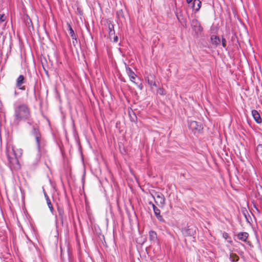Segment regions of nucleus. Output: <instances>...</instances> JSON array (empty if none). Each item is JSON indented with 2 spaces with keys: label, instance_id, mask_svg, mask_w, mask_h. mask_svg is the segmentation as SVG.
Here are the masks:
<instances>
[{
  "label": "nucleus",
  "instance_id": "bb28decb",
  "mask_svg": "<svg viewBox=\"0 0 262 262\" xmlns=\"http://www.w3.org/2000/svg\"><path fill=\"white\" fill-rule=\"evenodd\" d=\"M6 19V16L4 14H0V23H3Z\"/></svg>",
  "mask_w": 262,
  "mask_h": 262
},
{
  "label": "nucleus",
  "instance_id": "f704fd0d",
  "mask_svg": "<svg viewBox=\"0 0 262 262\" xmlns=\"http://www.w3.org/2000/svg\"><path fill=\"white\" fill-rule=\"evenodd\" d=\"M149 205H151L154 209V206H156L152 202H149Z\"/></svg>",
  "mask_w": 262,
  "mask_h": 262
},
{
  "label": "nucleus",
  "instance_id": "7c9ffc66",
  "mask_svg": "<svg viewBox=\"0 0 262 262\" xmlns=\"http://www.w3.org/2000/svg\"><path fill=\"white\" fill-rule=\"evenodd\" d=\"M67 252H68V256H69V262H72V258L71 257L69 249H68V251Z\"/></svg>",
  "mask_w": 262,
  "mask_h": 262
},
{
  "label": "nucleus",
  "instance_id": "cd10ccee",
  "mask_svg": "<svg viewBox=\"0 0 262 262\" xmlns=\"http://www.w3.org/2000/svg\"><path fill=\"white\" fill-rule=\"evenodd\" d=\"M123 11L122 10H120L119 11H118L117 12V14L118 15V17H123L124 16L123 15Z\"/></svg>",
  "mask_w": 262,
  "mask_h": 262
},
{
  "label": "nucleus",
  "instance_id": "58836bf2",
  "mask_svg": "<svg viewBox=\"0 0 262 262\" xmlns=\"http://www.w3.org/2000/svg\"><path fill=\"white\" fill-rule=\"evenodd\" d=\"M61 257L62 259L63 258V257H62V250H61Z\"/></svg>",
  "mask_w": 262,
  "mask_h": 262
},
{
  "label": "nucleus",
  "instance_id": "6e6552de",
  "mask_svg": "<svg viewBox=\"0 0 262 262\" xmlns=\"http://www.w3.org/2000/svg\"><path fill=\"white\" fill-rule=\"evenodd\" d=\"M149 239L151 244H158L159 240L158 238L157 234L156 231L154 230H150L149 231Z\"/></svg>",
  "mask_w": 262,
  "mask_h": 262
},
{
  "label": "nucleus",
  "instance_id": "c85d7f7f",
  "mask_svg": "<svg viewBox=\"0 0 262 262\" xmlns=\"http://www.w3.org/2000/svg\"><path fill=\"white\" fill-rule=\"evenodd\" d=\"M137 86V87L140 90H142L143 88V85L142 84V83H140V84H138V83L136 82L134 83Z\"/></svg>",
  "mask_w": 262,
  "mask_h": 262
},
{
  "label": "nucleus",
  "instance_id": "7ed1b4c3",
  "mask_svg": "<svg viewBox=\"0 0 262 262\" xmlns=\"http://www.w3.org/2000/svg\"><path fill=\"white\" fill-rule=\"evenodd\" d=\"M155 203L160 207L163 208L165 204V198L164 195L160 192H156L155 196L151 194Z\"/></svg>",
  "mask_w": 262,
  "mask_h": 262
},
{
  "label": "nucleus",
  "instance_id": "9b49d317",
  "mask_svg": "<svg viewBox=\"0 0 262 262\" xmlns=\"http://www.w3.org/2000/svg\"><path fill=\"white\" fill-rule=\"evenodd\" d=\"M154 214L157 217V220L161 223H165V220L163 219L162 215H161V211L156 206H154L153 209Z\"/></svg>",
  "mask_w": 262,
  "mask_h": 262
},
{
  "label": "nucleus",
  "instance_id": "2eb2a0df",
  "mask_svg": "<svg viewBox=\"0 0 262 262\" xmlns=\"http://www.w3.org/2000/svg\"><path fill=\"white\" fill-rule=\"evenodd\" d=\"M58 220H60L62 225L63 224L64 222L66 219L65 215H64V211L63 208H60L59 207L58 208Z\"/></svg>",
  "mask_w": 262,
  "mask_h": 262
},
{
  "label": "nucleus",
  "instance_id": "4c0bfd02",
  "mask_svg": "<svg viewBox=\"0 0 262 262\" xmlns=\"http://www.w3.org/2000/svg\"><path fill=\"white\" fill-rule=\"evenodd\" d=\"M255 209L256 210V211H257V212H258V213H260V210H259L257 208L256 209Z\"/></svg>",
  "mask_w": 262,
  "mask_h": 262
},
{
  "label": "nucleus",
  "instance_id": "c9c22d12",
  "mask_svg": "<svg viewBox=\"0 0 262 262\" xmlns=\"http://www.w3.org/2000/svg\"><path fill=\"white\" fill-rule=\"evenodd\" d=\"M41 63H42V67H43V68L44 69V70L46 71V73H47V71H46L45 68V66L43 65V61H42V59H41Z\"/></svg>",
  "mask_w": 262,
  "mask_h": 262
},
{
  "label": "nucleus",
  "instance_id": "f3484780",
  "mask_svg": "<svg viewBox=\"0 0 262 262\" xmlns=\"http://www.w3.org/2000/svg\"><path fill=\"white\" fill-rule=\"evenodd\" d=\"M229 259L232 262H237L239 260V258L236 254L231 253Z\"/></svg>",
  "mask_w": 262,
  "mask_h": 262
},
{
  "label": "nucleus",
  "instance_id": "b1692460",
  "mask_svg": "<svg viewBox=\"0 0 262 262\" xmlns=\"http://www.w3.org/2000/svg\"><path fill=\"white\" fill-rule=\"evenodd\" d=\"M45 197L46 198V201H47V203L48 204V207L50 208V209L52 211L53 210V206L51 204V202L49 197L47 196V195L46 194H45Z\"/></svg>",
  "mask_w": 262,
  "mask_h": 262
},
{
  "label": "nucleus",
  "instance_id": "39448f33",
  "mask_svg": "<svg viewBox=\"0 0 262 262\" xmlns=\"http://www.w3.org/2000/svg\"><path fill=\"white\" fill-rule=\"evenodd\" d=\"M191 26L192 30L195 32L197 35L203 31V27L199 21L196 19H193L192 20L191 22Z\"/></svg>",
  "mask_w": 262,
  "mask_h": 262
},
{
  "label": "nucleus",
  "instance_id": "c756f323",
  "mask_svg": "<svg viewBox=\"0 0 262 262\" xmlns=\"http://www.w3.org/2000/svg\"><path fill=\"white\" fill-rule=\"evenodd\" d=\"M77 12L80 15H83V12L82 10L80 8H77Z\"/></svg>",
  "mask_w": 262,
  "mask_h": 262
},
{
  "label": "nucleus",
  "instance_id": "412c9836",
  "mask_svg": "<svg viewBox=\"0 0 262 262\" xmlns=\"http://www.w3.org/2000/svg\"><path fill=\"white\" fill-rule=\"evenodd\" d=\"M108 30H109V35L112 36L115 34V30L114 29V25L112 24H110L108 25Z\"/></svg>",
  "mask_w": 262,
  "mask_h": 262
},
{
  "label": "nucleus",
  "instance_id": "20e7f679",
  "mask_svg": "<svg viewBox=\"0 0 262 262\" xmlns=\"http://www.w3.org/2000/svg\"><path fill=\"white\" fill-rule=\"evenodd\" d=\"M188 127L190 129L194 132V133H199L203 129L201 123L195 121H190L188 123Z\"/></svg>",
  "mask_w": 262,
  "mask_h": 262
},
{
  "label": "nucleus",
  "instance_id": "0eeeda50",
  "mask_svg": "<svg viewBox=\"0 0 262 262\" xmlns=\"http://www.w3.org/2000/svg\"><path fill=\"white\" fill-rule=\"evenodd\" d=\"M25 77L20 75L19 76V77L16 79V86L17 88H18L19 90H25L26 87L24 85H23V84L25 83Z\"/></svg>",
  "mask_w": 262,
  "mask_h": 262
},
{
  "label": "nucleus",
  "instance_id": "473e14b6",
  "mask_svg": "<svg viewBox=\"0 0 262 262\" xmlns=\"http://www.w3.org/2000/svg\"><path fill=\"white\" fill-rule=\"evenodd\" d=\"M118 40V37L117 36H115L114 37V42H117Z\"/></svg>",
  "mask_w": 262,
  "mask_h": 262
},
{
  "label": "nucleus",
  "instance_id": "ddd939ff",
  "mask_svg": "<svg viewBox=\"0 0 262 262\" xmlns=\"http://www.w3.org/2000/svg\"><path fill=\"white\" fill-rule=\"evenodd\" d=\"M202 3L200 0H194L192 3L191 8L195 12H198L201 7Z\"/></svg>",
  "mask_w": 262,
  "mask_h": 262
},
{
  "label": "nucleus",
  "instance_id": "f257e3e1",
  "mask_svg": "<svg viewBox=\"0 0 262 262\" xmlns=\"http://www.w3.org/2000/svg\"><path fill=\"white\" fill-rule=\"evenodd\" d=\"M28 121V123L31 125L33 121L31 119L30 108L26 104H21L15 106L14 108L13 124L18 126L21 121Z\"/></svg>",
  "mask_w": 262,
  "mask_h": 262
},
{
  "label": "nucleus",
  "instance_id": "1a4fd4ad",
  "mask_svg": "<svg viewBox=\"0 0 262 262\" xmlns=\"http://www.w3.org/2000/svg\"><path fill=\"white\" fill-rule=\"evenodd\" d=\"M125 64V71L127 75L128 76V77L130 78V80L133 83H135V79H136V77H137V75L135 73V72L128 67V65H127L126 63Z\"/></svg>",
  "mask_w": 262,
  "mask_h": 262
},
{
  "label": "nucleus",
  "instance_id": "aec40b11",
  "mask_svg": "<svg viewBox=\"0 0 262 262\" xmlns=\"http://www.w3.org/2000/svg\"><path fill=\"white\" fill-rule=\"evenodd\" d=\"M157 93L161 96H165L166 92L163 88H159L157 90Z\"/></svg>",
  "mask_w": 262,
  "mask_h": 262
},
{
  "label": "nucleus",
  "instance_id": "6ab92c4d",
  "mask_svg": "<svg viewBox=\"0 0 262 262\" xmlns=\"http://www.w3.org/2000/svg\"><path fill=\"white\" fill-rule=\"evenodd\" d=\"M31 134L34 137H36L40 135V133L39 132L38 129L37 127L33 126V129L31 132Z\"/></svg>",
  "mask_w": 262,
  "mask_h": 262
},
{
  "label": "nucleus",
  "instance_id": "a878e982",
  "mask_svg": "<svg viewBox=\"0 0 262 262\" xmlns=\"http://www.w3.org/2000/svg\"><path fill=\"white\" fill-rule=\"evenodd\" d=\"M222 45L223 48H226L227 46V41L226 39L222 36Z\"/></svg>",
  "mask_w": 262,
  "mask_h": 262
},
{
  "label": "nucleus",
  "instance_id": "393cba45",
  "mask_svg": "<svg viewBox=\"0 0 262 262\" xmlns=\"http://www.w3.org/2000/svg\"><path fill=\"white\" fill-rule=\"evenodd\" d=\"M35 139H36V142L37 146H38V148H39L40 142V139H41V135H40V134L39 136H37L35 137Z\"/></svg>",
  "mask_w": 262,
  "mask_h": 262
},
{
  "label": "nucleus",
  "instance_id": "5701e85b",
  "mask_svg": "<svg viewBox=\"0 0 262 262\" xmlns=\"http://www.w3.org/2000/svg\"><path fill=\"white\" fill-rule=\"evenodd\" d=\"M145 79L148 85H149L150 86H154L155 87H157V85L155 81L151 80L149 78H146Z\"/></svg>",
  "mask_w": 262,
  "mask_h": 262
},
{
  "label": "nucleus",
  "instance_id": "e433bc0d",
  "mask_svg": "<svg viewBox=\"0 0 262 262\" xmlns=\"http://www.w3.org/2000/svg\"><path fill=\"white\" fill-rule=\"evenodd\" d=\"M255 209L256 210V211H257V212H258V213H260V210H259L257 208L256 209Z\"/></svg>",
  "mask_w": 262,
  "mask_h": 262
},
{
  "label": "nucleus",
  "instance_id": "2f4dec72",
  "mask_svg": "<svg viewBox=\"0 0 262 262\" xmlns=\"http://www.w3.org/2000/svg\"><path fill=\"white\" fill-rule=\"evenodd\" d=\"M66 169H67V174L68 173V172H70V171H71V167H70V166H69L67 162Z\"/></svg>",
  "mask_w": 262,
  "mask_h": 262
},
{
  "label": "nucleus",
  "instance_id": "f8f14e48",
  "mask_svg": "<svg viewBox=\"0 0 262 262\" xmlns=\"http://www.w3.org/2000/svg\"><path fill=\"white\" fill-rule=\"evenodd\" d=\"M252 115L255 121L257 123L260 124L262 122V119L261 118L260 114H259L257 111L255 110H253L252 111Z\"/></svg>",
  "mask_w": 262,
  "mask_h": 262
},
{
  "label": "nucleus",
  "instance_id": "a211bd4d",
  "mask_svg": "<svg viewBox=\"0 0 262 262\" xmlns=\"http://www.w3.org/2000/svg\"><path fill=\"white\" fill-rule=\"evenodd\" d=\"M222 236L223 237L227 240V242L229 244H232V241L231 239V237L229 236V234L226 232H224L222 233Z\"/></svg>",
  "mask_w": 262,
  "mask_h": 262
},
{
  "label": "nucleus",
  "instance_id": "f03ea898",
  "mask_svg": "<svg viewBox=\"0 0 262 262\" xmlns=\"http://www.w3.org/2000/svg\"><path fill=\"white\" fill-rule=\"evenodd\" d=\"M7 158L9 161L10 166L11 168L18 169L20 168L18 160L16 157V155L14 149L12 148H9L7 151Z\"/></svg>",
  "mask_w": 262,
  "mask_h": 262
},
{
  "label": "nucleus",
  "instance_id": "ea45409f",
  "mask_svg": "<svg viewBox=\"0 0 262 262\" xmlns=\"http://www.w3.org/2000/svg\"><path fill=\"white\" fill-rule=\"evenodd\" d=\"M254 207L255 209H256V208H257V207H256V205H254Z\"/></svg>",
  "mask_w": 262,
  "mask_h": 262
},
{
  "label": "nucleus",
  "instance_id": "423d86ee",
  "mask_svg": "<svg viewBox=\"0 0 262 262\" xmlns=\"http://www.w3.org/2000/svg\"><path fill=\"white\" fill-rule=\"evenodd\" d=\"M182 232L185 236H191L196 233V227L192 226H187L182 229Z\"/></svg>",
  "mask_w": 262,
  "mask_h": 262
},
{
  "label": "nucleus",
  "instance_id": "dca6fc26",
  "mask_svg": "<svg viewBox=\"0 0 262 262\" xmlns=\"http://www.w3.org/2000/svg\"><path fill=\"white\" fill-rule=\"evenodd\" d=\"M237 236L238 239L246 242L248 237V234L245 232H241L238 233Z\"/></svg>",
  "mask_w": 262,
  "mask_h": 262
},
{
  "label": "nucleus",
  "instance_id": "9d476101",
  "mask_svg": "<svg viewBox=\"0 0 262 262\" xmlns=\"http://www.w3.org/2000/svg\"><path fill=\"white\" fill-rule=\"evenodd\" d=\"M67 25L68 26L69 34L73 39V44L74 46H75L76 44L78 42L77 35L75 33V32L74 30L72 29L71 25L67 23Z\"/></svg>",
  "mask_w": 262,
  "mask_h": 262
},
{
  "label": "nucleus",
  "instance_id": "4468645a",
  "mask_svg": "<svg viewBox=\"0 0 262 262\" xmlns=\"http://www.w3.org/2000/svg\"><path fill=\"white\" fill-rule=\"evenodd\" d=\"M210 40L212 45L215 47H217L221 43V39L217 36L212 35L210 37Z\"/></svg>",
  "mask_w": 262,
  "mask_h": 262
},
{
  "label": "nucleus",
  "instance_id": "4be33fe9",
  "mask_svg": "<svg viewBox=\"0 0 262 262\" xmlns=\"http://www.w3.org/2000/svg\"><path fill=\"white\" fill-rule=\"evenodd\" d=\"M256 155L257 156H262V144H259L256 147Z\"/></svg>",
  "mask_w": 262,
  "mask_h": 262
},
{
  "label": "nucleus",
  "instance_id": "72a5a7b5",
  "mask_svg": "<svg viewBox=\"0 0 262 262\" xmlns=\"http://www.w3.org/2000/svg\"><path fill=\"white\" fill-rule=\"evenodd\" d=\"M194 0H186V2L187 4H190L191 3H192L193 2Z\"/></svg>",
  "mask_w": 262,
  "mask_h": 262
}]
</instances>
